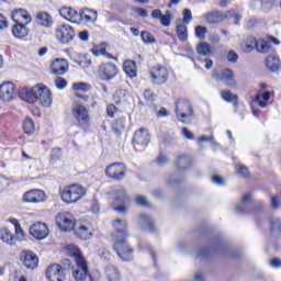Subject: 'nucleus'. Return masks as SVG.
<instances>
[{"mask_svg":"<svg viewBox=\"0 0 281 281\" xmlns=\"http://www.w3.org/2000/svg\"><path fill=\"white\" fill-rule=\"evenodd\" d=\"M20 98L24 100V102H29L30 104L37 103L40 106H44L45 109H49L54 100L52 90L44 83H37L32 88H22L20 91Z\"/></svg>","mask_w":281,"mask_h":281,"instance_id":"1","label":"nucleus"},{"mask_svg":"<svg viewBox=\"0 0 281 281\" xmlns=\"http://www.w3.org/2000/svg\"><path fill=\"white\" fill-rule=\"evenodd\" d=\"M59 195L64 203L71 205V203H78L87 196V188L78 183L69 184L60 189Z\"/></svg>","mask_w":281,"mask_h":281,"instance_id":"2","label":"nucleus"},{"mask_svg":"<svg viewBox=\"0 0 281 281\" xmlns=\"http://www.w3.org/2000/svg\"><path fill=\"white\" fill-rule=\"evenodd\" d=\"M112 196V205L116 212H126L128 210V205H131V199L126 195V191L124 189L114 190L111 193Z\"/></svg>","mask_w":281,"mask_h":281,"instance_id":"3","label":"nucleus"},{"mask_svg":"<svg viewBox=\"0 0 281 281\" xmlns=\"http://www.w3.org/2000/svg\"><path fill=\"white\" fill-rule=\"evenodd\" d=\"M55 221L60 232H74L76 227V217L69 212L58 213Z\"/></svg>","mask_w":281,"mask_h":281,"instance_id":"4","label":"nucleus"},{"mask_svg":"<svg viewBox=\"0 0 281 281\" xmlns=\"http://www.w3.org/2000/svg\"><path fill=\"white\" fill-rule=\"evenodd\" d=\"M176 115L182 124H190V117H192V105L190 101H178L176 104Z\"/></svg>","mask_w":281,"mask_h":281,"instance_id":"5","label":"nucleus"},{"mask_svg":"<svg viewBox=\"0 0 281 281\" xmlns=\"http://www.w3.org/2000/svg\"><path fill=\"white\" fill-rule=\"evenodd\" d=\"M16 100V85L12 81H4L0 85V101L7 104Z\"/></svg>","mask_w":281,"mask_h":281,"instance_id":"6","label":"nucleus"},{"mask_svg":"<svg viewBox=\"0 0 281 281\" xmlns=\"http://www.w3.org/2000/svg\"><path fill=\"white\" fill-rule=\"evenodd\" d=\"M114 250L124 262H131V260H133V250L131 246L126 244V238L114 239Z\"/></svg>","mask_w":281,"mask_h":281,"instance_id":"7","label":"nucleus"},{"mask_svg":"<svg viewBox=\"0 0 281 281\" xmlns=\"http://www.w3.org/2000/svg\"><path fill=\"white\" fill-rule=\"evenodd\" d=\"M29 234L35 240H45L49 237V226L45 222H35L29 227Z\"/></svg>","mask_w":281,"mask_h":281,"instance_id":"8","label":"nucleus"},{"mask_svg":"<svg viewBox=\"0 0 281 281\" xmlns=\"http://www.w3.org/2000/svg\"><path fill=\"white\" fill-rule=\"evenodd\" d=\"M105 177L112 179L113 181H122L126 177V166L122 162H114L109 165L105 170Z\"/></svg>","mask_w":281,"mask_h":281,"instance_id":"9","label":"nucleus"},{"mask_svg":"<svg viewBox=\"0 0 281 281\" xmlns=\"http://www.w3.org/2000/svg\"><path fill=\"white\" fill-rule=\"evenodd\" d=\"M72 229L75 232V236L80 238V240H89L93 238V232H95L93 224L89 222H79L75 224Z\"/></svg>","mask_w":281,"mask_h":281,"instance_id":"10","label":"nucleus"},{"mask_svg":"<svg viewBox=\"0 0 281 281\" xmlns=\"http://www.w3.org/2000/svg\"><path fill=\"white\" fill-rule=\"evenodd\" d=\"M55 36L60 43L67 45L74 41L76 33L74 32V27L69 24H59L55 30Z\"/></svg>","mask_w":281,"mask_h":281,"instance_id":"11","label":"nucleus"},{"mask_svg":"<svg viewBox=\"0 0 281 281\" xmlns=\"http://www.w3.org/2000/svg\"><path fill=\"white\" fill-rule=\"evenodd\" d=\"M149 76L154 85H166V82H168L169 76L168 68L161 65H156L150 68Z\"/></svg>","mask_w":281,"mask_h":281,"instance_id":"12","label":"nucleus"},{"mask_svg":"<svg viewBox=\"0 0 281 281\" xmlns=\"http://www.w3.org/2000/svg\"><path fill=\"white\" fill-rule=\"evenodd\" d=\"M97 74L101 80L109 82V80H113L117 76V66L113 63L101 64Z\"/></svg>","mask_w":281,"mask_h":281,"instance_id":"13","label":"nucleus"},{"mask_svg":"<svg viewBox=\"0 0 281 281\" xmlns=\"http://www.w3.org/2000/svg\"><path fill=\"white\" fill-rule=\"evenodd\" d=\"M72 278L76 281H87L89 278V266L85 258H77L76 267L72 268Z\"/></svg>","mask_w":281,"mask_h":281,"instance_id":"14","label":"nucleus"},{"mask_svg":"<svg viewBox=\"0 0 281 281\" xmlns=\"http://www.w3.org/2000/svg\"><path fill=\"white\" fill-rule=\"evenodd\" d=\"M45 201H47V194L45 193V191L41 189H33V190L26 191L22 198V203L36 204V203H45Z\"/></svg>","mask_w":281,"mask_h":281,"instance_id":"15","label":"nucleus"},{"mask_svg":"<svg viewBox=\"0 0 281 281\" xmlns=\"http://www.w3.org/2000/svg\"><path fill=\"white\" fill-rule=\"evenodd\" d=\"M20 260L22 265L31 271H34V269L38 267V256H36V254H34L33 251H22L20 255Z\"/></svg>","mask_w":281,"mask_h":281,"instance_id":"16","label":"nucleus"},{"mask_svg":"<svg viewBox=\"0 0 281 281\" xmlns=\"http://www.w3.org/2000/svg\"><path fill=\"white\" fill-rule=\"evenodd\" d=\"M45 273L49 281H65V268L58 263L48 266Z\"/></svg>","mask_w":281,"mask_h":281,"instance_id":"17","label":"nucleus"},{"mask_svg":"<svg viewBox=\"0 0 281 281\" xmlns=\"http://www.w3.org/2000/svg\"><path fill=\"white\" fill-rule=\"evenodd\" d=\"M11 19L14 23L30 25L32 23V14L25 9H15L11 12Z\"/></svg>","mask_w":281,"mask_h":281,"instance_id":"18","label":"nucleus"},{"mask_svg":"<svg viewBox=\"0 0 281 281\" xmlns=\"http://www.w3.org/2000/svg\"><path fill=\"white\" fill-rule=\"evenodd\" d=\"M69 71V61L64 58H56L50 63V74L55 76H65Z\"/></svg>","mask_w":281,"mask_h":281,"instance_id":"19","label":"nucleus"},{"mask_svg":"<svg viewBox=\"0 0 281 281\" xmlns=\"http://www.w3.org/2000/svg\"><path fill=\"white\" fill-rule=\"evenodd\" d=\"M72 114L74 117L77 120L78 124H80V126L89 124V111H87V108H85L83 105L76 104L72 108Z\"/></svg>","mask_w":281,"mask_h":281,"instance_id":"20","label":"nucleus"},{"mask_svg":"<svg viewBox=\"0 0 281 281\" xmlns=\"http://www.w3.org/2000/svg\"><path fill=\"white\" fill-rule=\"evenodd\" d=\"M8 223H10L11 225H13L14 227V238H15V243H24V240H27V233H25V231H23V226H21V222H19V220L14 218V217H10L8 220Z\"/></svg>","mask_w":281,"mask_h":281,"instance_id":"21","label":"nucleus"},{"mask_svg":"<svg viewBox=\"0 0 281 281\" xmlns=\"http://www.w3.org/2000/svg\"><path fill=\"white\" fill-rule=\"evenodd\" d=\"M59 14L63 19L69 21L70 23H80V12L78 13V11L71 7H64L59 9Z\"/></svg>","mask_w":281,"mask_h":281,"instance_id":"22","label":"nucleus"},{"mask_svg":"<svg viewBox=\"0 0 281 281\" xmlns=\"http://www.w3.org/2000/svg\"><path fill=\"white\" fill-rule=\"evenodd\" d=\"M113 227V240L124 239L128 236V232H126V222H124V220H115Z\"/></svg>","mask_w":281,"mask_h":281,"instance_id":"23","label":"nucleus"},{"mask_svg":"<svg viewBox=\"0 0 281 281\" xmlns=\"http://www.w3.org/2000/svg\"><path fill=\"white\" fill-rule=\"evenodd\" d=\"M0 240L2 245H7L9 247L16 245L14 233H12V231H10L8 227L0 228Z\"/></svg>","mask_w":281,"mask_h":281,"instance_id":"24","label":"nucleus"},{"mask_svg":"<svg viewBox=\"0 0 281 281\" xmlns=\"http://www.w3.org/2000/svg\"><path fill=\"white\" fill-rule=\"evenodd\" d=\"M133 142L137 146H146L150 142V134L146 130L140 128L135 132Z\"/></svg>","mask_w":281,"mask_h":281,"instance_id":"25","label":"nucleus"},{"mask_svg":"<svg viewBox=\"0 0 281 281\" xmlns=\"http://www.w3.org/2000/svg\"><path fill=\"white\" fill-rule=\"evenodd\" d=\"M273 98V92L271 91H259L256 95V102L261 109H267L269 106V100Z\"/></svg>","mask_w":281,"mask_h":281,"instance_id":"26","label":"nucleus"},{"mask_svg":"<svg viewBox=\"0 0 281 281\" xmlns=\"http://www.w3.org/2000/svg\"><path fill=\"white\" fill-rule=\"evenodd\" d=\"M12 34L15 38H27L30 34V29H27V24H18L15 23L12 26Z\"/></svg>","mask_w":281,"mask_h":281,"instance_id":"27","label":"nucleus"},{"mask_svg":"<svg viewBox=\"0 0 281 281\" xmlns=\"http://www.w3.org/2000/svg\"><path fill=\"white\" fill-rule=\"evenodd\" d=\"M104 273L109 281H119L122 278L120 269L112 265L105 267Z\"/></svg>","mask_w":281,"mask_h":281,"instance_id":"28","label":"nucleus"},{"mask_svg":"<svg viewBox=\"0 0 281 281\" xmlns=\"http://www.w3.org/2000/svg\"><path fill=\"white\" fill-rule=\"evenodd\" d=\"M80 23L85 21L86 23H95L98 21V11L93 9H85L80 12Z\"/></svg>","mask_w":281,"mask_h":281,"instance_id":"29","label":"nucleus"},{"mask_svg":"<svg viewBox=\"0 0 281 281\" xmlns=\"http://www.w3.org/2000/svg\"><path fill=\"white\" fill-rule=\"evenodd\" d=\"M36 21L42 27H52L54 25V19L47 12L37 13Z\"/></svg>","mask_w":281,"mask_h":281,"instance_id":"30","label":"nucleus"},{"mask_svg":"<svg viewBox=\"0 0 281 281\" xmlns=\"http://www.w3.org/2000/svg\"><path fill=\"white\" fill-rule=\"evenodd\" d=\"M240 49L245 54H251L254 49H256V38L255 37H246L240 43Z\"/></svg>","mask_w":281,"mask_h":281,"instance_id":"31","label":"nucleus"},{"mask_svg":"<svg viewBox=\"0 0 281 281\" xmlns=\"http://www.w3.org/2000/svg\"><path fill=\"white\" fill-rule=\"evenodd\" d=\"M123 69L130 78H135L137 76V65L131 59L124 61Z\"/></svg>","mask_w":281,"mask_h":281,"instance_id":"32","label":"nucleus"},{"mask_svg":"<svg viewBox=\"0 0 281 281\" xmlns=\"http://www.w3.org/2000/svg\"><path fill=\"white\" fill-rule=\"evenodd\" d=\"M280 65H281L280 64V58H278L276 56H268L266 58V67L270 71H279Z\"/></svg>","mask_w":281,"mask_h":281,"instance_id":"33","label":"nucleus"},{"mask_svg":"<svg viewBox=\"0 0 281 281\" xmlns=\"http://www.w3.org/2000/svg\"><path fill=\"white\" fill-rule=\"evenodd\" d=\"M221 97L225 102H229L233 106H238V97L233 94L229 90H224L221 92Z\"/></svg>","mask_w":281,"mask_h":281,"instance_id":"34","label":"nucleus"},{"mask_svg":"<svg viewBox=\"0 0 281 281\" xmlns=\"http://www.w3.org/2000/svg\"><path fill=\"white\" fill-rule=\"evenodd\" d=\"M255 49H257L259 54H267V52L271 49V43L267 40H256Z\"/></svg>","mask_w":281,"mask_h":281,"instance_id":"35","label":"nucleus"},{"mask_svg":"<svg viewBox=\"0 0 281 281\" xmlns=\"http://www.w3.org/2000/svg\"><path fill=\"white\" fill-rule=\"evenodd\" d=\"M65 251H67L69 256H72V258H75V262H78V258H85L82 256V252H80V249L76 247V245H67L65 247Z\"/></svg>","mask_w":281,"mask_h":281,"instance_id":"36","label":"nucleus"},{"mask_svg":"<svg viewBox=\"0 0 281 281\" xmlns=\"http://www.w3.org/2000/svg\"><path fill=\"white\" fill-rule=\"evenodd\" d=\"M176 34L179 41L186 43V41H188V26H186V24H177Z\"/></svg>","mask_w":281,"mask_h":281,"instance_id":"37","label":"nucleus"},{"mask_svg":"<svg viewBox=\"0 0 281 281\" xmlns=\"http://www.w3.org/2000/svg\"><path fill=\"white\" fill-rule=\"evenodd\" d=\"M23 131L26 135H34L36 131V125H34V121L32 119H25L23 123Z\"/></svg>","mask_w":281,"mask_h":281,"instance_id":"38","label":"nucleus"},{"mask_svg":"<svg viewBox=\"0 0 281 281\" xmlns=\"http://www.w3.org/2000/svg\"><path fill=\"white\" fill-rule=\"evenodd\" d=\"M71 59L79 65V67H89V65H91V59L87 55H79L77 58L72 57Z\"/></svg>","mask_w":281,"mask_h":281,"instance_id":"39","label":"nucleus"},{"mask_svg":"<svg viewBox=\"0 0 281 281\" xmlns=\"http://www.w3.org/2000/svg\"><path fill=\"white\" fill-rule=\"evenodd\" d=\"M196 52L202 56H210V54H212V48L210 47V44L202 42L198 45Z\"/></svg>","mask_w":281,"mask_h":281,"instance_id":"40","label":"nucleus"},{"mask_svg":"<svg viewBox=\"0 0 281 281\" xmlns=\"http://www.w3.org/2000/svg\"><path fill=\"white\" fill-rule=\"evenodd\" d=\"M190 157L188 156H180L177 161L178 168H181L182 170H186V168H190Z\"/></svg>","mask_w":281,"mask_h":281,"instance_id":"41","label":"nucleus"},{"mask_svg":"<svg viewBox=\"0 0 281 281\" xmlns=\"http://www.w3.org/2000/svg\"><path fill=\"white\" fill-rule=\"evenodd\" d=\"M92 54H94V56H106V46L104 44L94 46Z\"/></svg>","mask_w":281,"mask_h":281,"instance_id":"42","label":"nucleus"},{"mask_svg":"<svg viewBox=\"0 0 281 281\" xmlns=\"http://www.w3.org/2000/svg\"><path fill=\"white\" fill-rule=\"evenodd\" d=\"M74 91H89L91 89V86L86 82H77L72 85Z\"/></svg>","mask_w":281,"mask_h":281,"instance_id":"43","label":"nucleus"},{"mask_svg":"<svg viewBox=\"0 0 281 281\" xmlns=\"http://www.w3.org/2000/svg\"><path fill=\"white\" fill-rule=\"evenodd\" d=\"M207 23L214 25V23H218L221 21V16H218V12L214 11L212 13L206 14Z\"/></svg>","mask_w":281,"mask_h":281,"instance_id":"44","label":"nucleus"},{"mask_svg":"<svg viewBox=\"0 0 281 281\" xmlns=\"http://www.w3.org/2000/svg\"><path fill=\"white\" fill-rule=\"evenodd\" d=\"M205 34H207V29L205 26L199 25L195 27L196 38H200V41H203V38H205Z\"/></svg>","mask_w":281,"mask_h":281,"instance_id":"45","label":"nucleus"},{"mask_svg":"<svg viewBox=\"0 0 281 281\" xmlns=\"http://www.w3.org/2000/svg\"><path fill=\"white\" fill-rule=\"evenodd\" d=\"M235 170L240 177H247L249 175V169L243 165H236Z\"/></svg>","mask_w":281,"mask_h":281,"instance_id":"46","label":"nucleus"},{"mask_svg":"<svg viewBox=\"0 0 281 281\" xmlns=\"http://www.w3.org/2000/svg\"><path fill=\"white\" fill-rule=\"evenodd\" d=\"M182 21L184 23V25H188V23H190V21H192V11L190 9H184L182 12Z\"/></svg>","mask_w":281,"mask_h":281,"instance_id":"47","label":"nucleus"},{"mask_svg":"<svg viewBox=\"0 0 281 281\" xmlns=\"http://www.w3.org/2000/svg\"><path fill=\"white\" fill-rule=\"evenodd\" d=\"M134 14H137V16H140L142 19L148 18V10L142 9L139 7H135L133 9Z\"/></svg>","mask_w":281,"mask_h":281,"instance_id":"48","label":"nucleus"},{"mask_svg":"<svg viewBox=\"0 0 281 281\" xmlns=\"http://www.w3.org/2000/svg\"><path fill=\"white\" fill-rule=\"evenodd\" d=\"M222 80H226L227 82H232V80H234V72L231 69L223 70Z\"/></svg>","mask_w":281,"mask_h":281,"instance_id":"49","label":"nucleus"},{"mask_svg":"<svg viewBox=\"0 0 281 281\" xmlns=\"http://www.w3.org/2000/svg\"><path fill=\"white\" fill-rule=\"evenodd\" d=\"M99 258L103 260V262H109L111 260V252L106 249L100 250Z\"/></svg>","mask_w":281,"mask_h":281,"instance_id":"50","label":"nucleus"},{"mask_svg":"<svg viewBox=\"0 0 281 281\" xmlns=\"http://www.w3.org/2000/svg\"><path fill=\"white\" fill-rule=\"evenodd\" d=\"M55 86L57 89H65V87H67V81L63 77H57L55 79Z\"/></svg>","mask_w":281,"mask_h":281,"instance_id":"51","label":"nucleus"},{"mask_svg":"<svg viewBox=\"0 0 281 281\" xmlns=\"http://www.w3.org/2000/svg\"><path fill=\"white\" fill-rule=\"evenodd\" d=\"M140 36L144 43H155V37L148 32H143Z\"/></svg>","mask_w":281,"mask_h":281,"instance_id":"52","label":"nucleus"},{"mask_svg":"<svg viewBox=\"0 0 281 281\" xmlns=\"http://www.w3.org/2000/svg\"><path fill=\"white\" fill-rule=\"evenodd\" d=\"M160 24L164 25V27H170V13L161 15Z\"/></svg>","mask_w":281,"mask_h":281,"instance_id":"53","label":"nucleus"},{"mask_svg":"<svg viewBox=\"0 0 281 281\" xmlns=\"http://www.w3.org/2000/svg\"><path fill=\"white\" fill-rule=\"evenodd\" d=\"M116 112H117V108H115L114 104L108 105L106 113H108L109 117H115Z\"/></svg>","mask_w":281,"mask_h":281,"instance_id":"54","label":"nucleus"},{"mask_svg":"<svg viewBox=\"0 0 281 281\" xmlns=\"http://www.w3.org/2000/svg\"><path fill=\"white\" fill-rule=\"evenodd\" d=\"M181 134L183 137H186V139H194V134H192V132L186 127L182 128Z\"/></svg>","mask_w":281,"mask_h":281,"instance_id":"55","label":"nucleus"},{"mask_svg":"<svg viewBox=\"0 0 281 281\" xmlns=\"http://www.w3.org/2000/svg\"><path fill=\"white\" fill-rule=\"evenodd\" d=\"M113 128L114 131H117V133H120V131H124V121L117 120L113 125Z\"/></svg>","mask_w":281,"mask_h":281,"instance_id":"56","label":"nucleus"},{"mask_svg":"<svg viewBox=\"0 0 281 281\" xmlns=\"http://www.w3.org/2000/svg\"><path fill=\"white\" fill-rule=\"evenodd\" d=\"M227 60H229V63H236L238 60V55L234 50H231L227 54Z\"/></svg>","mask_w":281,"mask_h":281,"instance_id":"57","label":"nucleus"},{"mask_svg":"<svg viewBox=\"0 0 281 281\" xmlns=\"http://www.w3.org/2000/svg\"><path fill=\"white\" fill-rule=\"evenodd\" d=\"M8 27V19L0 14V30H7Z\"/></svg>","mask_w":281,"mask_h":281,"instance_id":"58","label":"nucleus"},{"mask_svg":"<svg viewBox=\"0 0 281 281\" xmlns=\"http://www.w3.org/2000/svg\"><path fill=\"white\" fill-rule=\"evenodd\" d=\"M162 15L164 13L159 9L151 11V19H159L160 21Z\"/></svg>","mask_w":281,"mask_h":281,"instance_id":"59","label":"nucleus"},{"mask_svg":"<svg viewBox=\"0 0 281 281\" xmlns=\"http://www.w3.org/2000/svg\"><path fill=\"white\" fill-rule=\"evenodd\" d=\"M270 265L272 267H274V269H280L281 267V260L278 258H273L272 260H270Z\"/></svg>","mask_w":281,"mask_h":281,"instance_id":"60","label":"nucleus"},{"mask_svg":"<svg viewBox=\"0 0 281 281\" xmlns=\"http://www.w3.org/2000/svg\"><path fill=\"white\" fill-rule=\"evenodd\" d=\"M157 117H168V110H166V108H161L157 113Z\"/></svg>","mask_w":281,"mask_h":281,"instance_id":"61","label":"nucleus"},{"mask_svg":"<svg viewBox=\"0 0 281 281\" xmlns=\"http://www.w3.org/2000/svg\"><path fill=\"white\" fill-rule=\"evenodd\" d=\"M137 205H146V198L144 195H138L136 198Z\"/></svg>","mask_w":281,"mask_h":281,"instance_id":"62","label":"nucleus"},{"mask_svg":"<svg viewBox=\"0 0 281 281\" xmlns=\"http://www.w3.org/2000/svg\"><path fill=\"white\" fill-rule=\"evenodd\" d=\"M79 38H80V41H89V32L83 31V32L79 33Z\"/></svg>","mask_w":281,"mask_h":281,"instance_id":"63","label":"nucleus"},{"mask_svg":"<svg viewBox=\"0 0 281 281\" xmlns=\"http://www.w3.org/2000/svg\"><path fill=\"white\" fill-rule=\"evenodd\" d=\"M272 229H281V221L280 220H276L272 223Z\"/></svg>","mask_w":281,"mask_h":281,"instance_id":"64","label":"nucleus"}]
</instances>
